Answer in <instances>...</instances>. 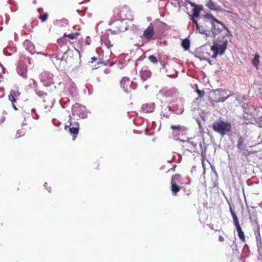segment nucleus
Returning a JSON list of instances; mask_svg holds the SVG:
<instances>
[{
	"label": "nucleus",
	"instance_id": "f257e3e1",
	"mask_svg": "<svg viewBox=\"0 0 262 262\" xmlns=\"http://www.w3.org/2000/svg\"><path fill=\"white\" fill-rule=\"evenodd\" d=\"M207 18H210L212 19V20H206L205 21V26L206 27L209 28V26H211V32L210 35L211 37H215L216 35L219 34L222 30V28H225L227 30L228 28L219 20H217L212 15L207 14L206 16Z\"/></svg>",
	"mask_w": 262,
	"mask_h": 262
},
{
	"label": "nucleus",
	"instance_id": "f03ea898",
	"mask_svg": "<svg viewBox=\"0 0 262 262\" xmlns=\"http://www.w3.org/2000/svg\"><path fill=\"white\" fill-rule=\"evenodd\" d=\"M212 128L214 131L224 136L231 130V126L229 123L219 120L213 123Z\"/></svg>",
	"mask_w": 262,
	"mask_h": 262
},
{
	"label": "nucleus",
	"instance_id": "7ed1b4c3",
	"mask_svg": "<svg viewBox=\"0 0 262 262\" xmlns=\"http://www.w3.org/2000/svg\"><path fill=\"white\" fill-rule=\"evenodd\" d=\"M130 13L131 12L127 7L116 8L114 10V19L125 20L130 15Z\"/></svg>",
	"mask_w": 262,
	"mask_h": 262
},
{
	"label": "nucleus",
	"instance_id": "20e7f679",
	"mask_svg": "<svg viewBox=\"0 0 262 262\" xmlns=\"http://www.w3.org/2000/svg\"><path fill=\"white\" fill-rule=\"evenodd\" d=\"M123 20H116L112 24L111 28L108 30L113 34H118L127 29L126 25Z\"/></svg>",
	"mask_w": 262,
	"mask_h": 262
},
{
	"label": "nucleus",
	"instance_id": "39448f33",
	"mask_svg": "<svg viewBox=\"0 0 262 262\" xmlns=\"http://www.w3.org/2000/svg\"><path fill=\"white\" fill-rule=\"evenodd\" d=\"M227 47V41L223 40L220 42H215L211 47V50L214 52L212 55L213 58H215L218 54L222 55L225 51Z\"/></svg>",
	"mask_w": 262,
	"mask_h": 262
},
{
	"label": "nucleus",
	"instance_id": "423d86ee",
	"mask_svg": "<svg viewBox=\"0 0 262 262\" xmlns=\"http://www.w3.org/2000/svg\"><path fill=\"white\" fill-rule=\"evenodd\" d=\"M120 85L125 93H128L130 92L131 82L128 77H123L120 81Z\"/></svg>",
	"mask_w": 262,
	"mask_h": 262
},
{
	"label": "nucleus",
	"instance_id": "0eeeda50",
	"mask_svg": "<svg viewBox=\"0 0 262 262\" xmlns=\"http://www.w3.org/2000/svg\"><path fill=\"white\" fill-rule=\"evenodd\" d=\"M17 73L24 78L27 77V67L24 62L18 63L17 68Z\"/></svg>",
	"mask_w": 262,
	"mask_h": 262
},
{
	"label": "nucleus",
	"instance_id": "6e6552de",
	"mask_svg": "<svg viewBox=\"0 0 262 262\" xmlns=\"http://www.w3.org/2000/svg\"><path fill=\"white\" fill-rule=\"evenodd\" d=\"M186 2L189 4L191 7L193 8V14L192 15H190V17H198L199 16L200 10L199 9L198 6L195 4L194 3H193L191 2L189 0H184ZM179 2L183 3V0H180Z\"/></svg>",
	"mask_w": 262,
	"mask_h": 262
},
{
	"label": "nucleus",
	"instance_id": "1a4fd4ad",
	"mask_svg": "<svg viewBox=\"0 0 262 262\" xmlns=\"http://www.w3.org/2000/svg\"><path fill=\"white\" fill-rule=\"evenodd\" d=\"M64 129L68 131L73 135V140H74L76 138V135L79 133V128L69 126L68 125H64Z\"/></svg>",
	"mask_w": 262,
	"mask_h": 262
},
{
	"label": "nucleus",
	"instance_id": "9d476101",
	"mask_svg": "<svg viewBox=\"0 0 262 262\" xmlns=\"http://www.w3.org/2000/svg\"><path fill=\"white\" fill-rule=\"evenodd\" d=\"M216 94L215 95H219L221 97H220L219 98L217 99H216L214 101L216 102H224L225 101L226 99H227L228 97H229V95L226 96V97H224V94L226 93V92L224 91H223V90H218V91H216L215 92Z\"/></svg>",
	"mask_w": 262,
	"mask_h": 262
},
{
	"label": "nucleus",
	"instance_id": "9b49d317",
	"mask_svg": "<svg viewBox=\"0 0 262 262\" xmlns=\"http://www.w3.org/2000/svg\"><path fill=\"white\" fill-rule=\"evenodd\" d=\"M205 27L203 26H200L199 25H197V26H196V29L200 34H206L207 36H210V31L207 29V27H206L205 25Z\"/></svg>",
	"mask_w": 262,
	"mask_h": 262
},
{
	"label": "nucleus",
	"instance_id": "f8f14e48",
	"mask_svg": "<svg viewBox=\"0 0 262 262\" xmlns=\"http://www.w3.org/2000/svg\"><path fill=\"white\" fill-rule=\"evenodd\" d=\"M16 96V92L15 91H11L10 94L8 96L9 100L11 102L12 106L15 110H17V108L16 107L15 102H16V100L15 99V97Z\"/></svg>",
	"mask_w": 262,
	"mask_h": 262
},
{
	"label": "nucleus",
	"instance_id": "ddd939ff",
	"mask_svg": "<svg viewBox=\"0 0 262 262\" xmlns=\"http://www.w3.org/2000/svg\"><path fill=\"white\" fill-rule=\"evenodd\" d=\"M206 6L210 10H213L215 11L221 10V7L215 3H214L211 0H209L206 4Z\"/></svg>",
	"mask_w": 262,
	"mask_h": 262
},
{
	"label": "nucleus",
	"instance_id": "4468645a",
	"mask_svg": "<svg viewBox=\"0 0 262 262\" xmlns=\"http://www.w3.org/2000/svg\"><path fill=\"white\" fill-rule=\"evenodd\" d=\"M68 40L66 38L64 35L57 40L58 47H60L61 48L64 47H68L67 45Z\"/></svg>",
	"mask_w": 262,
	"mask_h": 262
},
{
	"label": "nucleus",
	"instance_id": "2eb2a0df",
	"mask_svg": "<svg viewBox=\"0 0 262 262\" xmlns=\"http://www.w3.org/2000/svg\"><path fill=\"white\" fill-rule=\"evenodd\" d=\"M170 128L174 131L173 133L177 134L186 130V128L184 126L180 125H172L170 126Z\"/></svg>",
	"mask_w": 262,
	"mask_h": 262
},
{
	"label": "nucleus",
	"instance_id": "dca6fc26",
	"mask_svg": "<svg viewBox=\"0 0 262 262\" xmlns=\"http://www.w3.org/2000/svg\"><path fill=\"white\" fill-rule=\"evenodd\" d=\"M171 190L173 193L176 194L181 190V187L178 186L176 183L171 182Z\"/></svg>",
	"mask_w": 262,
	"mask_h": 262
},
{
	"label": "nucleus",
	"instance_id": "f3484780",
	"mask_svg": "<svg viewBox=\"0 0 262 262\" xmlns=\"http://www.w3.org/2000/svg\"><path fill=\"white\" fill-rule=\"evenodd\" d=\"M69 117V125L68 126L79 128V123L77 122L74 119H72L70 116Z\"/></svg>",
	"mask_w": 262,
	"mask_h": 262
},
{
	"label": "nucleus",
	"instance_id": "a211bd4d",
	"mask_svg": "<svg viewBox=\"0 0 262 262\" xmlns=\"http://www.w3.org/2000/svg\"><path fill=\"white\" fill-rule=\"evenodd\" d=\"M140 77L142 80L143 81H145L147 79V71L146 69L144 70V68H143L140 71Z\"/></svg>",
	"mask_w": 262,
	"mask_h": 262
},
{
	"label": "nucleus",
	"instance_id": "6ab92c4d",
	"mask_svg": "<svg viewBox=\"0 0 262 262\" xmlns=\"http://www.w3.org/2000/svg\"><path fill=\"white\" fill-rule=\"evenodd\" d=\"M80 33L76 32L75 33H72L68 35L64 34V35L66 36V37H68L71 39H74L77 38L80 35Z\"/></svg>",
	"mask_w": 262,
	"mask_h": 262
},
{
	"label": "nucleus",
	"instance_id": "aec40b11",
	"mask_svg": "<svg viewBox=\"0 0 262 262\" xmlns=\"http://www.w3.org/2000/svg\"><path fill=\"white\" fill-rule=\"evenodd\" d=\"M182 46L185 50H188L190 47L189 40L187 39L183 40L182 42Z\"/></svg>",
	"mask_w": 262,
	"mask_h": 262
},
{
	"label": "nucleus",
	"instance_id": "412c9836",
	"mask_svg": "<svg viewBox=\"0 0 262 262\" xmlns=\"http://www.w3.org/2000/svg\"><path fill=\"white\" fill-rule=\"evenodd\" d=\"M254 232L256 236V241L257 242H258L259 240H260V239H261L260 236L259 227L258 225H257L256 227L255 228Z\"/></svg>",
	"mask_w": 262,
	"mask_h": 262
},
{
	"label": "nucleus",
	"instance_id": "4be33fe9",
	"mask_svg": "<svg viewBox=\"0 0 262 262\" xmlns=\"http://www.w3.org/2000/svg\"><path fill=\"white\" fill-rule=\"evenodd\" d=\"M237 231L238 232V235L239 237L242 240L244 241L245 235L244 232H243L241 227H238L236 228Z\"/></svg>",
	"mask_w": 262,
	"mask_h": 262
},
{
	"label": "nucleus",
	"instance_id": "5701e85b",
	"mask_svg": "<svg viewBox=\"0 0 262 262\" xmlns=\"http://www.w3.org/2000/svg\"><path fill=\"white\" fill-rule=\"evenodd\" d=\"M259 56L258 55V54H256L254 56V58L252 60V62H253V64L256 67H257V66L259 64Z\"/></svg>",
	"mask_w": 262,
	"mask_h": 262
},
{
	"label": "nucleus",
	"instance_id": "b1692460",
	"mask_svg": "<svg viewBox=\"0 0 262 262\" xmlns=\"http://www.w3.org/2000/svg\"><path fill=\"white\" fill-rule=\"evenodd\" d=\"M48 16V13L46 12L44 13L42 15H40L39 18L40 19L41 22H44L47 20Z\"/></svg>",
	"mask_w": 262,
	"mask_h": 262
},
{
	"label": "nucleus",
	"instance_id": "393cba45",
	"mask_svg": "<svg viewBox=\"0 0 262 262\" xmlns=\"http://www.w3.org/2000/svg\"><path fill=\"white\" fill-rule=\"evenodd\" d=\"M154 35V27L152 25L148 26V39L151 38Z\"/></svg>",
	"mask_w": 262,
	"mask_h": 262
},
{
	"label": "nucleus",
	"instance_id": "a878e982",
	"mask_svg": "<svg viewBox=\"0 0 262 262\" xmlns=\"http://www.w3.org/2000/svg\"><path fill=\"white\" fill-rule=\"evenodd\" d=\"M244 141V139L242 137H239L238 140L237 145L238 148L240 149L242 148Z\"/></svg>",
	"mask_w": 262,
	"mask_h": 262
},
{
	"label": "nucleus",
	"instance_id": "bb28decb",
	"mask_svg": "<svg viewBox=\"0 0 262 262\" xmlns=\"http://www.w3.org/2000/svg\"><path fill=\"white\" fill-rule=\"evenodd\" d=\"M148 59L154 63H157L158 62V59L157 57L154 55H150L148 57Z\"/></svg>",
	"mask_w": 262,
	"mask_h": 262
},
{
	"label": "nucleus",
	"instance_id": "cd10ccee",
	"mask_svg": "<svg viewBox=\"0 0 262 262\" xmlns=\"http://www.w3.org/2000/svg\"><path fill=\"white\" fill-rule=\"evenodd\" d=\"M25 134V132L23 129L18 130L16 134V138H20L22 135Z\"/></svg>",
	"mask_w": 262,
	"mask_h": 262
},
{
	"label": "nucleus",
	"instance_id": "c85d7f7f",
	"mask_svg": "<svg viewBox=\"0 0 262 262\" xmlns=\"http://www.w3.org/2000/svg\"><path fill=\"white\" fill-rule=\"evenodd\" d=\"M257 247H258V251L259 253V254L261 255V249H262L261 239H260V240H259L257 242Z\"/></svg>",
	"mask_w": 262,
	"mask_h": 262
},
{
	"label": "nucleus",
	"instance_id": "c756f323",
	"mask_svg": "<svg viewBox=\"0 0 262 262\" xmlns=\"http://www.w3.org/2000/svg\"><path fill=\"white\" fill-rule=\"evenodd\" d=\"M180 180V176L179 175H175L172 178L171 182L176 183L177 181Z\"/></svg>",
	"mask_w": 262,
	"mask_h": 262
},
{
	"label": "nucleus",
	"instance_id": "7c9ffc66",
	"mask_svg": "<svg viewBox=\"0 0 262 262\" xmlns=\"http://www.w3.org/2000/svg\"><path fill=\"white\" fill-rule=\"evenodd\" d=\"M147 104H143L141 107V110H142L143 112H144L146 113L147 112Z\"/></svg>",
	"mask_w": 262,
	"mask_h": 262
},
{
	"label": "nucleus",
	"instance_id": "2f4dec72",
	"mask_svg": "<svg viewBox=\"0 0 262 262\" xmlns=\"http://www.w3.org/2000/svg\"><path fill=\"white\" fill-rule=\"evenodd\" d=\"M231 214H232V217H233V222H235V221H236L238 220V219H237V217L236 216V215L232 211H231Z\"/></svg>",
	"mask_w": 262,
	"mask_h": 262
},
{
	"label": "nucleus",
	"instance_id": "473e14b6",
	"mask_svg": "<svg viewBox=\"0 0 262 262\" xmlns=\"http://www.w3.org/2000/svg\"><path fill=\"white\" fill-rule=\"evenodd\" d=\"M196 92L200 97H202L204 94V93L203 92L201 91L199 89H197Z\"/></svg>",
	"mask_w": 262,
	"mask_h": 262
},
{
	"label": "nucleus",
	"instance_id": "72a5a7b5",
	"mask_svg": "<svg viewBox=\"0 0 262 262\" xmlns=\"http://www.w3.org/2000/svg\"><path fill=\"white\" fill-rule=\"evenodd\" d=\"M190 19L192 20V21L195 24L196 26H197V25H199L198 23L197 20L195 19V17H190Z\"/></svg>",
	"mask_w": 262,
	"mask_h": 262
},
{
	"label": "nucleus",
	"instance_id": "f704fd0d",
	"mask_svg": "<svg viewBox=\"0 0 262 262\" xmlns=\"http://www.w3.org/2000/svg\"><path fill=\"white\" fill-rule=\"evenodd\" d=\"M234 224L236 226V228L241 227L238 220L234 222Z\"/></svg>",
	"mask_w": 262,
	"mask_h": 262
},
{
	"label": "nucleus",
	"instance_id": "c9c22d12",
	"mask_svg": "<svg viewBox=\"0 0 262 262\" xmlns=\"http://www.w3.org/2000/svg\"><path fill=\"white\" fill-rule=\"evenodd\" d=\"M143 35L145 37L147 38V29L145 30Z\"/></svg>",
	"mask_w": 262,
	"mask_h": 262
},
{
	"label": "nucleus",
	"instance_id": "e433bc0d",
	"mask_svg": "<svg viewBox=\"0 0 262 262\" xmlns=\"http://www.w3.org/2000/svg\"><path fill=\"white\" fill-rule=\"evenodd\" d=\"M97 60V58L95 57H93L91 58V60L90 61V62L91 63H93L94 61H96Z\"/></svg>",
	"mask_w": 262,
	"mask_h": 262
},
{
	"label": "nucleus",
	"instance_id": "4c0bfd02",
	"mask_svg": "<svg viewBox=\"0 0 262 262\" xmlns=\"http://www.w3.org/2000/svg\"><path fill=\"white\" fill-rule=\"evenodd\" d=\"M15 92H16V96L17 95L19 96L20 95V93L18 91H15Z\"/></svg>",
	"mask_w": 262,
	"mask_h": 262
},
{
	"label": "nucleus",
	"instance_id": "58836bf2",
	"mask_svg": "<svg viewBox=\"0 0 262 262\" xmlns=\"http://www.w3.org/2000/svg\"><path fill=\"white\" fill-rule=\"evenodd\" d=\"M47 184H48L47 183H45V184H44V186L45 187H47Z\"/></svg>",
	"mask_w": 262,
	"mask_h": 262
},
{
	"label": "nucleus",
	"instance_id": "ea45409f",
	"mask_svg": "<svg viewBox=\"0 0 262 262\" xmlns=\"http://www.w3.org/2000/svg\"><path fill=\"white\" fill-rule=\"evenodd\" d=\"M32 112H34L36 114L35 110L34 109H32Z\"/></svg>",
	"mask_w": 262,
	"mask_h": 262
},
{
	"label": "nucleus",
	"instance_id": "a19ab883",
	"mask_svg": "<svg viewBox=\"0 0 262 262\" xmlns=\"http://www.w3.org/2000/svg\"><path fill=\"white\" fill-rule=\"evenodd\" d=\"M147 128H146L145 132H147Z\"/></svg>",
	"mask_w": 262,
	"mask_h": 262
},
{
	"label": "nucleus",
	"instance_id": "79ce46f5",
	"mask_svg": "<svg viewBox=\"0 0 262 262\" xmlns=\"http://www.w3.org/2000/svg\"><path fill=\"white\" fill-rule=\"evenodd\" d=\"M36 116H37V118H38V115H37L36 114Z\"/></svg>",
	"mask_w": 262,
	"mask_h": 262
},
{
	"label": "nucleus",
	"instance_id": "37998d69",
	"mask_svg": "<svg viewBox=\"0 0 262 262\" xmlns=\"http://www.w3.org/2000/svg\"><path fill=\"white\" fill-rule=\"evenodd\" d=\"M151 108V110H153V108H151V107H150V109Z\"/></svg>",
	"mask_w": 262,
	"mask_h": 262
},
{
	"label": "nucleus",
	"instance_id": "c03bdc74",
	"mask_svg": "<svg viewBox=\"0 0 262 262\" xmlns=\"http://www.w3.org/2000/svg\"><path fill=\"white\" fill-rule=\"evenodd\" d=\"M151 108V110H153V108H151V107H150V109Z\"/></svg>",
	"mask_w": 262,
	"mask_h": 262
}]
</instances>
